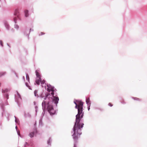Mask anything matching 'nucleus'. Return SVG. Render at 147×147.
<instances>
[{
    "label": "nucleus",
    "instance_id": "nucleus-1",
    "mask_svg": "<svg viewBox=\"0 0 147 147\" xmlns=\"http://www.w3.org/2000/svg\"><path fill=\"white\" fill-rule=\"evenodd\" d=\"M75 105L74 107L77 109L78 113L76 115L75 121L73 128L71 131L73 133L71 135L73 140V147H77L78 143V139L82 134L81 132L84 125V120L83 119L84 115L83 106L84 102H73Z\"/></svg>",
    "mask_w": 147,
    "mask_h": 147
},
{
    "label": "nucleus",
    "instance_id": "nucleus-2",
    "mask_svg": "<svg viewBox=\"0 0 147 147\" xmlns=\"http://www.w3.org/2000/svg\"><path fill=\"white\" fill-rule=\"evenodd\" d=\"M42 106L43 112L42 113L41 116L43 117L44 116L45 112L47 111L50 115L52 116L57 114V110H54V106L49 104L45 100H43L42 103Z\"/></svg>",
    "mask_w": 147,
    "mask_h": 147
},
{
    "label": "nucleus",
    "instance_id": "nucleus-3",
    "mask_svg": "<svg viewBox=\"0 0 147 147\" xmlns=\"http://www.w3.org/2000/svg\"><path fill=\"white\" fill-rule=\"evenodd\" d=\"M46 86H45L46 90L45 93V96L44 98L47 99L48 96H53L54 95V92H56L57 90L55 88L54 86H52L50 84L45 83Z\"/></svg>",
    "mask_w": 147,
    "mask_h": 147
},
{
    "label": "nucleus",
    "instance_id": "nucleus-4",
    "mask_svg": "<svg viewBox=\"0 0 147 147\" xmlns=\"http://www.w3.org/2000/svg\"><path fill=\"white\" fill-rule=\"evenodd\" d=\"M55 94V96L54 95V96H51H51H48L47 99L45 98V100L47 102L53 106V104L54 103L56 107H57V105L58 103L59 100V98L57 96V93L56 92H54Z\"/></svg>",
    "mask_w": 147,
    "mask_h": 147
},
{
    "label": "nucleus",
    "instance_id": "nucleus-5",
    "mask_svg": "<svg viewBox=\"0 0 147 147\" xmlns=\"http://www.w3.org/2000/svg\"><path fill=\"white\" fill-rule=\"evenodd\" d=\"M37 92L38 91L37 90H34V96L36 97L37 98L39 97L40 98H43L44 100H45L44 98L45 96V91L43 90L39 96L37 94Z\"/></svg>",
    "mask_w": 147,
    "mask_h": 147
},
{
    "label": "nucleus",
    "instance_id": "nucleus-6",
    "mask_svg": "<svg viewBox=\"0 0 147 147\" xmlns=\"http://www.w3.org/2000/svg\"><path fill=\"white\" fill-rule=\"evenodd\" d=\"M16 92L17 95L18 96V98L17 97L16 95H15V102H16V103H17L18 106L20 107V106L21 103L20 102V101L19 100V98L21 101H22V99L20 94L17 91H16Z\"/></svg>",
    "mask_w": 147,
    "mask_h": 147
},
{
    "label": "nucleus",
    "instance_id": "nucleus-7",
    "mask_svg": "<svg viewBox=\"0 0 147 147\" xmlns=\"http://www.w3.org/2000/svg\"><path fill=\"white\" fill-rule=\"evenodd\" d=\"M40 69H38L35 70V73L37 78H38V79L39 80V81L40 82L42 80L41 78V76L40 73Z\"/></svg>",
    "mask_w": 147,
    "mask_h": 147
},
{
    "label": "nucleus",
    "instance_id": "nucleus-8",
    "mask_svg": "<svg viewBox=\"0 0 147 147\" xmlns=\"http://www.w3.org/2000/svg\"><path fill=\"white\" fill-rule=\"evenodd\" d=\"M4 24L6 28V29L9 30L10 28V26L8 23L7 22L6 20H4L3 21Z\"/></svg>",
    "mask_w": 147,
    "mask_h": 147
},
{
    "label": "nucleus",
    "instance_id": "nucleus-9",
    "mask_svg": "<svg viewBox=\"0 0 147 147\" xmlns=\"http://www.w3.org/2000/svg\"><path fill=\"white\" fill-rule=\"evenodd\" d=\"M3 96L4 98H5L6 99V102L7 103V105H8V102L7 101V100L9 99V94L8 93H3Z\"/></svg>",
    "mask_w": 147,
    "mask_h": 147
},
{
    "label": "nucleus",
    "instance_id": "nucleus-10",
    "mask_svg": "<svg viewBox=\"0 0 147 147\" xmlns=\"http://www.w3.org/2000/svg\"><path fill=\"white\" fill-rule=\"evenodd\" d=\"M86 104H87V105H91V101L90 100V98H88L86 96Z\"/></svg>",
    "mask_w": 147,
    "mask_h": 147
},
{
    "label": "nucleus",
    "instance_id": "nucleus-11",
    "mask_svg": "<svg viewBox=\"0 0 147 147\" xmlns=\"http://www.w3.org/2000/svg\"><path fill=\"white\" fill-rule=\"evenodd\" d=\"M14 117L15 118V121L16 123V125L17 124H20V121L19 119L16 117L15 116H14Z\"/></svg>",
    "mask_w": 147,
    "mask_h": 147
},
{
    "label": "nucleus",
    "instance_id": "nucleus-12",
    "mask_svg": "<svg viewBox=\"0 0 147 147\" xmlns=\"http://www.w3.org/2000/svg\"><path fill=\"white\" fill-rule=\"evenodd\" d=\"M24 16L26 17H28L29 16V11L27 9H26L24 11Z\"/></svg>",
    "mask_w": 147,
    "mask_h": 147
},
{
    "label": "nucleus",
    "instance_id": "nucleus-13",
    "mask_svg": "<svg viewBox=\"0 0 147 147\" xmlns=\"http://www.w3.org/2000/svg\"><path fill=\"white\" fill-rule=\"evenodd\" d=\"M1 108L2 111V112H5V107H4V105L3 104H0Z\"/></svg>",
    "mask_w": 147,
    "mask_h": 147
},
{
    "label": "nucleus",
    "instance_id": "nucleus-14",
    "mask_svg": "<svg viewBox=\"0 0 147 147\" xmlns=\"http://www.w3.org/2000/svg\"><path fill=\"white\" fill-rule=\"evenodd\" d=\"M42 117H40V119L39 120V125H41L42 126L44 124L42 122Z\"/></svg>",
    "mask_w": 147,
    "mask_h": 147
},
{
    "label": "nucleus",
    "instance_id": "nucleus-15",
    "mask_svg": "<svg viewBox=\"0 0 147 147\" xmlns=\"http://www.w3.org/2000/svg\"><path fill=\"white\" fill-rule=\"evenodd\" d=\"M34 131L32 132H30L29 134V136L30 137L32 138L34 136Z\"/></svg>",
    "mask_w": 147,
    "mask_h": 147
},
{
    "label": "nucleus",
    "instance_id": "nucleus-16",
    "mask_svg": "<svg viewBox=\"0 0 147 147\" xmlns=\"http://www.w3.org/2000/svg\"><path fill=\"white\" fill-rule=\"evenodd\" d=\"M26 80L28 81L29 83H30V78L29 76L27 73H26Z\"/></svg>",
    "mask_w": 147,
    "mask_h": 147
},
{
    "label": "nucleus",
    "instance_id": "nucleus-17",
    "mask_svg": "<svg viewBox=\"0 0 147 147\" xmlns=\"http://www.w3.org/2000/svg\"><path fill=\"white\" fill-rule=\"evenodd\" d=\"M25 85L28 88L29 90H32L31 86L28 85V82H25Z\"/></svg>",
    "mask_w": 147,
    "mask_h": 147
},
{
    "label": "nucleus",
    "instance_id": "nucleus-18",
    "mask_svg": "<svg viewBox=\"0 0 147 147\" xmlns=\"http://www.w3.org/2000/svg\"><path fill=\"white\" fill-rule=\"evenodd\" d=\"M40 82L39 81V80L38 79H36L35 82L34 83V84L36 85L37 84L38 85H39L40 84Z\"/></svg>",
    "mask_w": 147,
    "mask_h": 147
},
{
    "label": "nucleus",
    "instance_id": "nucleus-19",
    "mask_svg": "<svg viewBox=\"0 0 147 147\" xmlns=\"http://www.w3.org/2000/svg\"><path fill=\"white\" fill-rule=\"evenodd\" d=\"M9 91V90L8 88H5L4 90L3 89L2 90V92L3 93H6V92H7Z\"/></svg>",
    "mask_w": 147,
    "mask_h": 147
},
{
    "label": "nucleus",
    "instance_id": "nucleus-20",
    "mask_svg": "<svg viewBox=\"0 0 147 147\" xmlns=\"http://www.w3.org/2000/svg\"><path fill=\"white\" fill-rule=\"evenodd\" d=\"M7 115H5V116L6 117V118L8 121H9L10 119L9 118V116H10V114L9 113H7Z\"/></svg>",
    "mask_w": 147,
    "mask_h": 147
},
{
    "label": "nucleus",
    "instance_id": "nucleus-21",
    "mask_svg": "<svg viewBox=\"0 0 147 147\" xmlns=\"http://www.w3.org/2000/svg\"><path fill=\"white\" fill-rule=\"evenodd\" d=\"M24 147H27V146L30 147V142L28 143L27 142H26L24 144Z\"/></svg>",
    "mask_w": 147,
    "mask_h": 147
},
{
    "label": "nucleus",
    "instance_id": "nucleus-22",
    "mask_svg": "<svg viewBox=\"0 0 147 147\" xmlns=\"http://www.w3.org/2000/svg\"><path fill=\"white\" fill-rule=\"evenodd\" d=\"M51 138H49L47 141V143L48 145H51Z\"/></svg>",
    "mask_w": 147,
    "mask_h": 147
},
{
    "label": "nucleus",
    "instance_id": "nucleus-23",
    "mask_svg": "<svg viewBox=\"0 0 147 147\" xmlns=\"http://www.w3.org/2000/svg\"><path fill=\"white\" fill-rule=\"evenodd\" d=\"M6 72L5 71L0 72V77L5 75Z\"/></svg>",
    "mask_w": 147,
    "mask_h": 147
},
{
    "label": "nucleus",
    "instance_id": "nucleus-24",
    "mask_svg": "<svg viewBox=\"0 0 147 147\" xmlns=\"http://www.w3.org/2000/svg\"><path fill=\"white\" fill-rule=\"evenodd\" d=\"M34 147V144L32 142H30V147Z\"/></svg>",
    "mask_w": 147,
    "mask_h": 147
},
{
    "label": "nucleus",
    "instance_id": "nucleus-25",
    "mask_svg": "<svg viewBox=\"0 0 147 147\" xmlns=\"http://www.w3.org/2000/svg\"><path fill=\"white\" fill-rule=\"evenodd\" d=\"M36 121L35 123H34V125L35 126V130L36 132V133H37V129L36 127Z\"/></svg>",
    "mask_w": 147,
    "mask_h": 147
},
{
    "label": "nucleus",
    "instance_id": "nucleus-26",
    "mask_svg": "<svg viewBox=\"0 0 147 147\" xmlns=\"http://www.w3.org/2000/svg\"><path fill=\"white\" fill-rule=\"evenodd\" d=\"M31 30H32V31H33V30H32V29H31V28H30V31H29V33H28V34H26V36L27 37H28V38H29V35L30 33V31H31Z\"/></svg>",
    "mask_w": 147,
    "mask_h": 147
},
{
    "label": "nucleus",
    "instance_id": "nucleus-27",
    "mask_svg": "<svg viewBox=\"0 0 147 147\" xmlns=\"http://www.w3.org/2000/svg\"><path fill=\"white\" fill-rule=\"evenodd\" d=\"M132 98L134 100H140V98L136 97H132Z\"/></svg>",
    "mask_w": 147,
    "mask_h": 147
},
{
    "label": "nucleus",
    "instance_id": "nucleus-28",
    "mask_svg": "<svg viewBox=\"0 0 147 147\" xmlns=\"http://www.w3.org/2000/svg\"><path fill=\"white\" fill-rule=\"evenodd\" d=\"M45 82L46 81L45 80H43L42 81L40 82V83L41 84H45Z\"/></svg>",
    "mask_w": 147,
    "mask_h": 147
},
{
    "label": "nucleus",
    "instance_id": "nucleus-29",
    "mask_svg": "<svg viewBox=\"0 0 147 147\" xmlns=\"http://www.w3.org/2000/svg\"><path fill=\"white\" fill-rule=\"evenodd\" d=\"M14 28L18 30L19 28V26L18 25L15 24L14 25Z\"/></svg>",
    "mask_w": 147,
    "mask_h": 147
},
{
    "label": "nucleus",
    "instance_id": "nucleus-30",
    "mask_svg": "<svg viewBox=\"0 0 147 147\" xmlns=\"http://www.w3.org/2000/svg\"><path fill=\"white\" fill-rule=\"evenodd\" d=\"M0 45L2 47H3V42L2 40H0Z\"/></svg>",
    "mask_w": 147,
    "mask_h": 147
},
{
    "label": "nucleus",
    "instance_id": "nucleus-31",
    "mask_svg": "<svg viewBox=\"0 0 147 147\" xmlns=\"http://www.w3.org/2000/svg\"><path fill=\"white\" fill-rule=\"evenodd\" d=\"M28 31V30H27V29H26L25 31H24V34L25 35H26H26L27 34V33H26V32L27 31Z\"/></svg>",
    "mask_w": 147,
    "mask_h": 147
},
{
    "label": "nucleus",
    "instance_id": "nucleus-32",
    "mask_svg": "<svg viewBox=\"0 0 147 147\" xmlns=\"http://www.w3.org/2000/svg\"><path fill=\"white\" fill-rule=\"evenodd\" d=\"M87 105V109L88 111H89L90 109V107L91 106V105Z\"/></svg>",
    "mask_w": 147,
    "mask_h": 147
},
{
    "label": "nucleus",
    "instance_id": "nucleus-33",
    "mask_svg": "<svg viewBox=\"0 0 147 147\" xmlns=\"http://www.w3.org/2000/svg\"><path fill=\"white\" fill-rule=\"evenodd\" d=\"M108 106L110 107H112L113 106V105L111 102H109V103L108 104Z\"/></svg>",
    "mask_w": 147,
    "mask_h": 147
},
{
    "label": "nucleus",
    "instance_id": "nucleus-34",
    "mask_svg": "<svg viewBox=\"0 0 147 147\" xmlns=\"http://www.w3.org/2000/svg\"><path fill=\"white\" fill-rule=\"evenodd\" d=\"M5 112H2L1 113V117H3V115L4 114H5Z\"/></svg>",
    "mask_w": 147,
    "mask_h": 147
},
{
    "label": "nucleus",
    "instance_id": "nucleus-35",
    "mask_svg": "<svg viewBox=\"0 0 147 147\" xmlns=\"http://www.w3.org/2000/svg\"><path fill=\"white\" fill-rule=\"evenodd\" d=\"M17 134H18V136H20V137H21V138H23V137L22 136H21L20 135V132L19 133H18Z\"/></svg>",
    "mask_w": 147,
    "mask_h": 147
},
{
    "label": "nucleus",
    "instance_id": "nucleus-36",
    "mask_svg": "<svg viewBox=\"0 0 147 147\" xmlns=\"http://www.w3.org/2000/svg\"><path fill=\"white\" fill-rule=\"evenodd\" d=\"M14 74L15 75H16V77L18 78V74H17L16 73H15V74Z\"/></svg>",
    "mask_w": 147,
    "mask_h": 147
},
{
    "label": "nucleus",
    "instance_id": "nucleus-37",
    "mask_svg": "<svg viewBox=\"0 0 147 147\" xmlns=\"http://www.w3.org/2000/svg\"><path fill=\"white\" fill-rule=\"evenodd\" d=\"M28 116L29 117H31V115H30V114L29 113H28Z\"/></svg>",
    "mask_w": 147,
    "mask_h": 147
},
{
    "label": "nucleus",
    "instance_id": "nucleus-38",
    "mask_svg": "<svg viewBox=\"0 0 147 147\" xmlns=\"http://www.w3.org/2000/svg\"><path fill=\"white\" fill-rule=\"evenodd\" d=\"M13 21L16 24L17 23V20L16 19H14Z\"/></svg>",
    "mask_w": 147,
    "mask_h": 147
},
{
    "label": "nucleus",
    "instance_id": "nucleus-39",
    "mask_svg": "<svg viewBox=\"0 0 147 147\" xmlns=\"http://www.w3.org/2000/svg\"><path fill=\"white\" fill-rule=\"evenodd\" d=\"M22 78H23V80L25 82V77L24 76H23L22 77Z\"/></svg>",
    "mask_w": 147,
    "mask_h": 147
},
{
    "label": "nucleus",
    "instance_id": "nucleus-40",
    "mask_svg": "<svg viewBox=\"0 0 147 147\" xmlns=\"http://www.w3.org/2000/svg\"><path fill=\"white\" fill-rule=\"evenodd\" d=\"M35 109H38V107L37 106H36L35 107Z\"/></svg>",
    "mask_w": 147,
    "mask_h": 147
},
{
    "label": "nucleus",
    "instance_id": "nucleus-41",
    "mask_svg": "<svg viewBox=\"0 0 147 147\" xmlns=\"http://www.w3.org/2000/svg\"><path fill=\"white\" fill-rule=\"evenodd\" d=\"M38 111V109H35V112H36V115H37V113Z\"/></svg>",
    "mask_w": 147,
    "mask_h": 147
},
{
    "label": "nucleus",
    "instance_id": "nucleus-42",
    "mask_svg": "<svg viewBox=\"0 0 147 147\" xmlns=\"http://www.w3.org/2000/svg\"><path fill=\"white\" fill-rule=\"evenodd\" d=\"M7 45L9 47V48H10L11 47L9 44L7 43Z\"/></svg>",
    "mask_w": 147,
    "mask_h": 147
},
{
    "label": "nucleus",
    "instance_id": "nucleus-43",
    "mask_svg": "<svg viewBox=\"0 0 147 147\" xmlns=\"http://www.w3.org/2000/svg\"><path fill=\"white\" fill-rule=\"evenodd\" d=\"M33 103H34V105H36V102L35 101H34L33 102Z\"/></svg>",
    "mask_w": 147,
    "mask_h": 147
},
{
    "label": "nucleus",
    "instance_id": "nucleus-44",
    "mask_svg": "<svg viewBox=\"0 0 147 147\" xmlns=\"http://www.w3.org/2000/svg\"><path fill=\"white\" fill-rule=\"evenodd\" d=\"M41 35H42L43 34H45V33H44L43 32H41Z\"/></svg>",
    "mask_w": 147,
    "mask_h": 147
},
{
    "label": "nucleus",
    "instance_id": "nucleus-45",
    "mask_svg": "<svg viewBox=\"0 0 147 147\" xmlns=\"http://www.w3.org/2000/svg\"><path fill=\"white\" fill-rule=\"evenodd\" d=\"M16 131L17 134H18V133H19L20 132V131L18 130H16Z\"/></svg>",
    "mask_w": 147,
    "mask_h": 147
},
{
    "label": "nucleus",
    "instance_id": "nucleus-46",
    "mask_svg": "<svg viewBox=\"0 0 147 147\" xmlns=\"http://www.w3.org/2000/svg\"><path fill=\"white\" fill-rule=\"evenodd\" d=\"M15 128L16 129V130H18V127H17V126L16 125V127H15Z\"/></svg>",
    "mask_w": 147,
    "mask_h": 147
},
{
    "label": "nucleus",
    "instance_id": "nucleus-47",
    "mask_svg": "<svg viewBox=\"0 0 147 147\" xmlns=\"http://www.w3.org/2000/svg\"><path fill=\"white\" fill-rule=\"evenodd\" d=\"M121 103L123 104H124L125 103V102H124L123 100V101L121 102Z\"/></svg>",
    "mask_w": 147,
    "mask_h": 147
},
{
    "label": "nucleus",
    "instance_id": "nucleus-48",
    "mask_svg": "<svg viewBox=\"0 0 147 147\" xmlns=\"http://www.w3.org/2000/svg\"><path fill=\"white\" fill-rule=\"evenodd\" d=\"M41 87L42 88H44V86H43V84H41Z\"/></svg>",
    "mask_w": 147,
    "mask_h": 147
},
{
    "label": "nucleus",
    "instance_id": "nucleus-49",
    "mask_svg": "<svg viewBox=\"0 0 147 147\" xmlns=\"http://www.w3.org/2000/svg\"><path fill=\"white\" fill-rule=\"evenodd\" d=\"M13 72L15 74V73H16L14 70L13 71Z\"/></svg>",
    "mask_w": 147,
    "mask_h": 147
},
{
    "label": "nucleus",
    "instance_id": "nucleus-50",
    "mask_svg": "<svg viewBox=\"0 0 147 147\" xmlns=\"http://www.w3.org/2000/svg\"><path fill=\"white\" fill-rule=\"evenodd\" d=\"M26 113H25V114H24L25 117H26Z\"/></svg>",
    "mask_w": 147,
    "mask_h": 147
},
{
    "label": "nucleus",
    "instance_id": "nucleus-51",
    "mask_svg": "<svg viewBox=\"0 0 147 147\" xmlns=\"http://www.w3.org/2000/svg\"><path fill=\"white\" fill-rule=\"evenodd\" d=\"M1 125V122L0 123V126Z\"/></svg>",
    "mask_w": 147,
    "mask_h": 147
},
{
    "label": "nucleus",
    "instance_id": "nucleus-52",
    "mask_svg": "<svg viewBox=\"0 0 147 147\" xmlns=\"http://www.w3.org/2000/svg\"><path fill=\"white\" fill-rule=\"evenodd\" d=\"M1 83H0V87H1Z\"/></svg>",
    "mask_w": 147,
    "mask_h": 147
},
{
    "label": "nucleus",
    "instance_id": "nucleus-53",
    "mask_svg": "<svg viewBox=\"0 0 147 147\" xmlns=\"http://www.w3.org/2000/svg\"><path fill=\"white\" fill-rule=\"evenodd\" d=\"M1 1V0H0V1Z\"/></svg>",
    "mask_w": 147,
    "mask_h": 147
}]
</instances>
